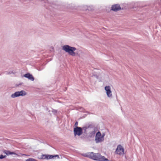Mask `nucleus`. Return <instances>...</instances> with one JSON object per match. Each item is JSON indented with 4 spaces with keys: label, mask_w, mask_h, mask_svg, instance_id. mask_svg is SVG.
I'll use <instances>...</instances> for the list:
<instances>
[{
    "label": "nucleus",
    "mask_w": 161,
    "mask_h": 161,
    "mask_svg": "<svg viewBox=\"0 0 161 161\" xmlns=\"http://www.w3.org/2000/svg\"><path fill=\"white\" fill-rule=\"evenodd\" d=\"M52 111L54 114H56L57 112V111L55 109H53Z\"/></svg>",
    "instance_id": "obj_14"
},
{
    "label": "nucleus",
    "mask_w": 161,
    "mask_h": 161,
    "mask_svg": "<svg viewBox=\"0 0 161 161\" xmlns=\"http://www.w3.org/2000/svg\"><path fill=\"white\" fill-rule=\"evenodd\" d=\"M74 132L75 136H80L82 133V129L80 127L77 126L74 129Z\"/></svg>",
    "instance_id": "obj_5"
},
{
    "label": "nucleus",
    "mask_w": 161,
    "mask_h": 161,
    "mask_svg": "<svg viewBox=\"0 0 161 161\" xmlns=\"http://www.w3.org/2000/svg\"><path fill=\"white\" fill-rule=\"evenodd\" d=\"M53 158V156L52 155H47V159H50Z\"/></svg>",
    "instance_id": "obj_10"
},
{
    "label": "nucleus",
    "mask_w": 161,
    "mask_h": 161,
    "mask_svg": "<svg viewBox=\"0 0 161 161\" xmlns=\"http://www.w3.org/2000/svg\"><path fill=\"white\" fill-rule=\"evenodd\" d=\"M87 9V6H86V8H85V10H86Z\"/></svg>",
    "instance_id": "obj_21"
},
{
    "label": "nucleus",
    "mask_w": 161,
    "mask_h": 161,
    "mask_svg": "<svg viewBox=\"0 0 161 161\" xmlns=\"http://www.w3.org/2000/svg\"><path fill=\"white\" fill-rule=\"evenodd\" d=\"M124 148L121 145H119L117 146L115 152L117 154L121 155L124 154Z\"/></svg>",
    "instance_id": "obj_6"
},
{
    "label": "nucleus",
    "mask_w": 161,
    "mask_h": 161,
    "mask_svg": "<svg viewBox=\"0 0 161 161\" xmlns=\"http://www.w3.org/2000/svg\"><path fill=\"white\" fill-rule=\"evenodd\" d=\"M53 158L54 157H57L58 158H59V156L58 155H53Z\"/></svg>",
    "instance_id": "obj_18"
},
{
    "label": "nucleus",
    "mask_w": 161,
    "mask_h": 161,
    "mask_svg": "<svg viewBox=\"0 0 161 161\" xmlns=\"http://www.w3.org/2000/svg\"><path fill=\"white\" fill-rule=\"evenodd\" d=\"M12 154L18 155V154L17 153H15L14 152H11V155H12Z\"/></svg>",
    "instance_id": "obj_16"
},
{
    "label": "nucleus",
    "mask_w": 161,
    "mask_h": 161,
    "mask_svg": "<svg viewBox=\"0 0 161 161\" xmlns=\"http://www.w3.org/2000/svg\"><path fill=\"white\" fill-rule=\"evenodd\" d=\"M37 69L38 71H41L42 69L38 68V69Z\"/></svg>",
    "instance_id": "obj_19"
},
{
    "label": "nucleus",
    "mask_w": 161,
    "mask_h": 161,
    "mask_svg": "<svg viewBox=\"0 0 161 161\" xmlns=\"http://www.w3.org/2000/svg\"><path fill=\"white\" fill-rule=\"evenodd\" d=\"M47 155L42 154L40 158L42 159H47Z\"/></svg>",
    "instance_id": "obj_12"
},
{
    "label": "nucleus",
    "mask_w": 161,
    "mask_h": 161,
    "mask_svg": "<svg viewBox=\"0 0 161 161\" xmlns=\"http://www.w3.org/2000/svg\"><path fill=\"white\" fill-rule=\"evenodd\" d=\"M3 152L7 155H11V152L9 151L5 150Z\"/></svg>",
    "instance_id": "obj_11"
},
{
    "label": "nucleus",
    "mask_w": 161,
    "mask_h": 161,
    "mask_svg": "<svg viewBox=\"0 0 161 161\" xmlns=\"http://www.w3.org/2000/svg\"><path fill=\"white\" fill-rule=\"evenodd\" d=\"M94 76L96 78H98V76L96 75H94Z\"/></svg>",
    "instance_id": "obj_20"
},
{
    "label": "nucleus",
    "mask_w": 161,
    "mask_h": 161,
    "mask_svg": "<svg viewBox=\"0 0 161 161\" xmlns=\"http://www.w3.org/2000/svg\"><path fill=\"white\" fill-rule=\"evenodd\" d=\"M121 9V7L119 4H115L112 6L111 10L114 11H117L120 10Z\"/></svg>",
    "instance_id": "obj_8"
},
{
    "label": "nucleus",
    "mask_w": 161,
    "mask_h": 161,
    "mask_svg": "<svg viewBox=\"0 0 161 161\" xmlns=\"http://www.w3.org/2000/svg\"><path fill=\"white\" fill-rule=\"evenodd\" d=\"M105 90L106 91L107 97L109 98L112 97V95L110 86H105Z\"/></svg>",
    "instance_id": "obj_7"
},
{
    "label": "nucleus",
    "mask_w": 161,
    "mask_h": 161,
    "mask_svg": "<svg viewBox=\"0 0 161 161\" xmlns=\"http://www.w3.org/2000/svg\"><path fill=\"white\" fill-rule=\"evenodd\" d=\"M104 133L101 134V132L98 131L96 134L95 136V141L96 143H99L103 142L104 140Z\"/></svg>",
    "instance_id": "obj_3"
},
{
    "label": "nucleus",
    "mask_w": 161,
    "mask_h": 161,
    "mask_svg": "<svg viewBox=\"0 0 161 161\" xmlns=\"http://www.w3.org/2000/svg\"><path fill=\"white\" fill-rule=\"evenodd\" d=\"M6 157V155L3 156V155H1L0 156V159L5 158Z\"/></svg>",
    "instance_id": "obj_15"
},
{
    "label": "nucleus",
    "mask_w": 161,
    "mask_h": 161,
    "mask_svg": "<svg viewBox=\"0 0 161 161\" xmlns=\"http://www.w3.org/2000/svg\"><path fill=\"white\" fill-rule=\"evenodd\" d=\"M26 161H36V160L33 158H29L26 160Z\"/></svg>",
    "instance_id": "obj_13"
},
{
    "label": "nucleus",
    "mask_w": 161,
    "mask_h": 161,
    "mask_svg": "<svg viewBox=\"0 0 161 161\" xmlns=\"http://www.w3.org/2000/svg\"><path fill=\"white\" fill-rule=\"evenodd\" d=\"M84 156L89 158L98 161H108V159L106 158L104 156H102L99 153H94L93 152H89L85 154Z\"/></svg>",
    "instance_id": "obj_1"
},
{
    "label": "nucleus",
    "mask_w": 161,
    "mask_h": 161,
    "mask_svg": "<svg viewBox=\"0 0 161 161\" xmlns=\"http://www.w3.org/2000/svg\"><path fill=\"white\" fill-rule=\"evenodd\" d=\"M24 76L26 78L31 81H33L34 80V78L31 74L29 73H27L24 75Z\"/></svg>",
    "instance_id": "obj_9"
},
{
    "label": "nucleus",
    "mask_w": 161,
    "mask_h": 161,
    "mask_svg": "<svg viewBox=\"0 0 161 161\" xmlns=\"http://www.w3.org/2000/svg\"><path fill=\"white\" fill-rule=\"evenodd\" d=\"M62 49L72 56H74L75 55V53L74 52V51L76 50V48L74 47H72L68 45H66L63 47Z\"/></svg>",
    "instance_id": "obj_2"
},
{
    "label": "nucleus",
    "mask_w": 161,
    "mask_h": 161,
    "mask_svg": "<svg viewBox=\"0 0 161 161\" xmlns=\"http://www.w3.org/2000/svg\"><path fill=\"white\" fill-rule=\"evenodd\" d=\"M26 94V92L24 90H22L20 92H16L14 93L11 95V97L12 98L19 97L20 96H24Z\"/></svg>",
    "instance_id": "obj_4"
},
{
    "label": "nucleus",
    "mask_w": 161,
    "mask_h": 161,
    "mask_svg": "<svg viewBox=\"0 0 161 161\" xmlns=\"http://www.w3.org/2000/svg\"><path fill=\"white\" fill-rule=\"evenodd\" d=\"M78 125V122L76 121L75 122V126L77 127V125Z\"/></svg>",
    "instance_id": "obj_17"
}]
</instances>
